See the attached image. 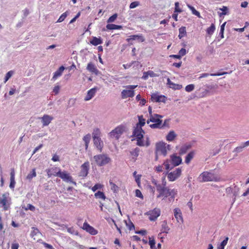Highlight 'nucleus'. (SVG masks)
Wrapping results in <instances>:
<instances>
[{
	"label": "nucleus",
	"mask_w": 249,
	"mask_h": 249,
	"mask_svg": "<svg viewBox=\"0 0 249 249\" xmlns=\"http://www.w3.org/2000/svg\"><path fill=\"white\" fill-rule=\"evenodd\" d=\"M109 184L111 185V189L114 192H117L118 191V187L111 180L109 181Z\"/></svg>",
	"instance_id": "de8ad7c7"
},
{
	"label": "nucleus",
	"mask_w": 249,
	"mask_h": 249,
	"mask_svg": "<svg viewBox=\"0 0 249 249\" xmlns=\"http://www.w3.org/2000/svg\"><path fill=\"white\" fill-rule=\"evenodd\" d=\"M167 85L169 87L175 89H179L181 86L179 85L173 83L169 78L167 79Z\"/></svg>",
	"instance_id": "72a5a7b5"
},
{
	"label": "nucleus",
	"mask_w": 249,
	"mask_h": 249,
	"mask_svg": "<svg viewBox=\"0 0 249 249\" xmlns=\"http://www.w3.org/2000/svg\"><path fill=\"white\" fill-rule=\"evenodd\" d=\"M36 169L34 168L32 171L27 176L26 178L29 180L32 179L34 177H36Z\"/></svg>",
	"instance_id": "37998d69"
},
{
	"label": "nucleus",
	"mask_w": 249,
	"mask_h": 249,
	"mask_svg": "<svg viewBox=\"0 0 249 249\" xmlns=\"http://www.w3.org/2000/svg\"><path fill=\"white\" fill-rule=\"evenodd\" d=\"M140 152V149L138 147L135 148L133 150L130 152L132 158L134 159H136L137 157L139 156Z\"/></svg>",
	"instance_id": "58836bf2"
},
{
	"label": "nucleus",
	"mask_w": 249,
	"mask_h": 249,
	"mask_svg": "<svg viewBox=\"0 0 249 249\" xmlns=\"http://www.w3.org/2000/svg\"><path fill=\"white\" fill-rule=\"evenodd\" d=\"M151 182L153 184L156 186L157 191L159 186H162L161 184L158 183V181L154 178H152Z\"/></svg>",
	"instance_id": "052dcab7"
},
{
	"label": "nucleus",
	"mask_w": 249,
	"mask_h": 249,
	"mask_svg": "<svg viewBox=\"0 0 249 249\" xmlns=\"http://www.w3.org/2000/svg\"><path fill=\"white\" fill-rule=\"evenodd\" d=\"M89 163L88 161L85 162L81 166V170L80 172V176L85 178L89 174Z\"/></svg>",
	"instance_id": "ddd939ff"
},
{
	"label": "nucleus",
	"mask_w": 249,
	"mask_h": 249,
	"mask_svg": "<svg viewBox=\"0 0 249 249\" xmlns=\"http://www.w3.org/2000/svg\"><path fill=\"white\" fill-rule=\"evenodd\" d=\"M125 126L123 124H121L117 126L114 129L112 130L108 135L111 138H115L118 140L121 135L125 131Z\"/></svg>",
	"instance_id": "39448f33"
},
{
	"label": "nucleus",
	"mask_w": 249,
	"mask_h": 249,
	"mask_svg": "<svg viewBox=\"0 0 249 249\" xmlns=\"http://www.w3.org/2000/svg\"><path fill=\"white\" fill-rule=\"evenodd\" d=\"M149 216L151 221H155L160 214V210L159 208H155L153 210L149 211L146 213Z\"/></svg>",
	"instance_id": "f8f14e48"
},
{
	"label": "nucleus",
	"mask_w": 249,
	"mask_h": 249,
	"mask_svg": "<svg viewBox=\"0 0 249 249\" xmlns=\"http://www.w3.org/2000/svg\"><path fill=\"white\" fill-rule=\"evenodd\" d=\"M103 187V185L100 184H96L94 186L91 188V190L93 192H95L97 189H100Z\"/></svg>",
	"instance_id": "6e6d98bb"
},
{
	"label": "nucleus",
	"mask_w": 249,
	"mask_h": 249,
	"mask_svg": "<svg viewBox=\"0 0 249 249\" xmlns=\"http://www.w3.org/2000/svg\"><path fill=\"white\" fill-rule=\"evenodd\" d=\"M67 231L69 233H70L71 234H75V235H77L78 234L77 231H75L74 229L73 228H68L67 229Z\"/></svg>",
	"instance_id": "e2e57ef3"
},
{
	"label": "nucleus",
	"mask_w": 249,
	"mask_h": 249,
	"mask_svg": "<svg viewBox=\"0 0 249 249\" xmlns=\"http://www.w3.org/2000/svg\"><path fill=\"white\" fill-rule=\"evenodd\" d=\"M161 231L163 233H168L170 231V228L168 227L166 221H163L161 225Z\"/></svg>",
	"instance_id": "7c9ffc66"
},
{
	"label": "nucleus",
	"mask_w": 249,
	"mask_h": 249,
	"mask_svg": "<svg viewBox=\"0 0 249 249\" xmlns=\"http://www.w3.org/2000/svg\"><path fill=\"white\" fill-rule=\"evenodd\" d=\"M214 52V50L213 47L209 46L208 48V50L206 52V54L208 55L213 54Z\"/></svg>",
	"instance_id": "5fc2aeb1"
},
{
	"label": "nucleus",
	"mask_w": 249,
	"mask_h": 249,
	"mask_svg": "<svg viewBox=\"0 0 249 249\" xmlns=\"http://www.w3.org/2000/svg\"><path fill=\"white\" fill-rule=\"evenodd\" d=\"M244 146L243 145H241L240 146H238L236 147L234 150L233 151V152L240 153L243 151V149L244 148Z\"/></svg>",
	"instance_id": "680f3d73"
},
{
	"label": "nucleus",
	"mask_w": 249,
	"mask_h": 249,
	"mask_svg": "<svg viewBox=\"0 0 249 249\" xmlns=\"http://www.w3.org/2000/svg\"><path fill=\"white\" fill-rule=\"evenodd\" d=\"M103 43L102 39L100 37L99 38L95 36H93L91 40H90V43L94 46H97L99 44H101Z\"/></svg>",
	"instance_id": "bb28decb"
},
{
	"label": "nucleus",
	"mask_w": 249,
	"mask_h": 249,
	"mask_svg": "<svg viewBox=\"0 0 249 249\" xmlns=\"http://www.w3.org/2000/svg\"><path fill=\"white\" fill-rule=\"evenodd\" d=\"M82 229L92 235H95L98 233V231L87 222L84 223Z\"/></svg>",
	"instance_id": "f3484780"
},
{
	"label": "nucleus",
	"mask_w": 249,
	"mask_h": 249,
	"mask_svg": "<svg viewBox=\"0 0 249 249\" xmlns=\"http://www.w3.org/2000/svg\"><path fill=\"white\" fill-rule=\"evenodd\" d=\"M93 142L94 145L96 146L97 148L101 151L103 146V142L101 141L100 138L93 139Z\"/></svg>",
	"instance_id": "a878e982"
},
{
	"label": "nucleus",
	"mask_w": 249,
	"mask_h": 249,
	"mask_svg": "<svg viewBox=\"0 0 249 249\" xmlns=\"http://www.w3.org/2000/svg\"><path fill=\"white\" fill-rule=\"evenodd\" d=\"M13 74V71H8L6 73L4 78V83H6L10 79V78L12 76Z\"/></svg>",
	"instance_id": "864d4df0"
},
{
	"label": "nucleus",
	"mask_w": 249,
	"mask_h": 249,
	"mask_svg": "<svg viewBox=\"0 0 249 249\" xmlns=\"http://www.w3.org/2000/svg\"><path fill=\"white\" fill-rule=\"evenodd\" d=\"M135 40H138L139 42H143L144 41L145 38L142 35H132L129 36L128 38L126 39V41L132 45L133 43L131 42Z\"/></svg>",
	"instance_id": "a211bd4d"
},
{
	"label": "nucleus",
	"mask_w": 249,
	"mask_h": 249,
	"mask_svg": "<svg viewBox=\"0 0 249 249\" xmlns=\"http://www.w3.org/2000/svg\"><path fill=\"white\" fill-rule=\"evenodd\" d=\"M188 7L192 10V13L194 15H195L199 18L200 17V13L197 11H196L194 7L191 6H188Z\"/></svg>",
	"instance_id": "603ef678"
},
{
	"label": "nucleus",
	"mask_w": 249,
	"mask_h": 249,
	"mask_svg": "<svg viewBox=\"0 0 249 249\" xmlns=\"http://www.w3.org/2000/svg\"><path fill=\"white\" fill-rule=\"evenodd\" d=\"M67 12H66L64 13H63L59 18L58 19L57 21V22H61L63 21L64 20V19L66 18L67 17Z\"/></svg>",
	"instance_id": "09e8293b"
},
{
	"label": "nucleus",
	"mask_w": 249,
	"mask_h": 249,
	"mask_svg": "<svg viewBox=\"0 0 249 249\" xmlns=\"http://www.w3.org/2000/svg\"><path fill=\"white\" fill-rule=\"evenodd\" d=\"M143 138L136 139H137V144L140 146H144V143L142 141Z\"/></svg>",
	"instance_id": "338daca9"
},
{
	"label": "nucleus",
	"mask_w": 249,
	"mask_h": 249,
	"mask_svg": "<svg viewBox=\"0 0 249 249\" xmlns=\"http://www.w3.org/2000/svg\"><path fill=\"white\" fill-rule=\"evenodd\" d=\"M195 155V153L194 151H191L189 152L185 157V162L186 164H189L191 160L194 158Z\"/></svg>",
	"instance_id": "c756f323"
},
{
	"label": "nucleus",
	"mask_w": 249,
	"mask_h": 249,
	"mask_svg": "<svg viewBox=\"0 0 249 249\" xmlns=\"http://www.w3.org/2000/svg\"><path fill=\"white\" fill-rule=\"evenodd\" d=\"M135 195L137 197H138L139 198H141L142 199L143 198V196L142 195L141 192L140 190L137 189L135 191Z\"/></svg>",
	"instance_id": "69168bd1"
},
{
	"label": "nucleus",
	"mask_w": 249,
	"mask_h": 249,
	"mask_svg": "<svg viewBox=\"0 0 249 249\" xmlns=\"http://www.w3.org/2000/svg\"><path fill=\"white\" fill-rule=\"evenodd\" d=\"M166 97L164 95H159L156 93H153L151 95V100L156 102H163L166 101Z\"/></svg>",
	"instance_id": "412c9836"
},
{
	"label": "nucleus",
	"mask_w": 249,
	"mask_h": 249,
	"mask_svg": "<svg viewBox=\"0 0 249 249\" xmlns=\"http://www.w3.org/2000/svg\"><path fill=\"white\" fill-rule=\"evenodd\" d=\"M94 196L95 198L101 199L103 200H105L106 198V196L104 193L101 191H98L97 193H95Z\"/></svg>",
	"instance_id": "e433bc0d"
},
{
	"label": "nucleus",
	"mask_w": 249,
	"mask_h": 249,
	"mask_svg": "<svg viewBox=\"0 0 249 249\" xmlns=\"http://www.w3.org/2000/svg\"><path fill=\"white\" fill-rule=\"evenodd\" d=\"M191 145L190 144H185L181 146L179 151V154L180 155H183L185 154L189 149L191 148Z\"/></svg>",
	"instance_id": "473e14b6"
},
{
	"label": "nucleus",
	"mask_w": 249,
	"mask_h": 249,
	"mask_svg": "<svg viewBox=\"0 0 249 249\" xmlns=\"http://www.w3.org/2000/svg\"><path fill=\"white\" fill-rule=\"evenodd\" d=\"M187 32L186 27L182 26L179 29V35L178 37L179 39H181L182 37L186 36Z\"/></svg>",
	"instance_id": "2f4dec72"
},
{
	"label": "nucleus",
	"mask_w": 249,
	"mask_h": 249,
	"mask_svg": "<svg viewBox=\"0 0 249 249\" xmlns=\"http://www.w3.org/2000/svg\"><path fill=\"white\" fill-rule=\"evenodd\" d=\"M163 117L162 115L158 114H153V115L149 117L147 120V123L148 124L150 122L154 123V124H150V127L152 128H161L162 120L161 119Z\"/></svg>",
	"instance_id": "7ed1b4c3"
},
{
	"label": "nucleus",
	"mask_w": 249,
	"mask_h": 249,
	"mask_svg": "<svg viewBox=\"0 0 249 249\" xmlns=\"http://www.w3.org/2000/svg\"><path fill=\"white\" fill-rule=\"evenodd\" d=\"M182 161V159L179 156L176 154L170 156V160H166L164 161L163 165L165 166L166 170H170L174 167L179 165Z\"/></svg>",
	"instance_id": "f257e3e1"
},
{
	"label": "nucleus",
	"mask_w": 249,
	"mask_h": 249,
	"mask_svg": "<svg viewBox=\"0 0 249 249\" xmlns=\"http://www.w3.org/2000/svg\"><path fill=\"white\" fill-rule=\"evenodd\" d=\"M138 85H128L125 86L127 89H124L121 92L122 99H126L128 97H133L135 95L134 89L136 88Z\"/></svg>",
	"instance_id": "423d86ee"
},
{
	"label": "nucleus",
	"mask_w": 249,
	"mask_h": 249,
	"mask_svg": "<svg viewBox=\"0 0 249 249\" xmlns=\"http://www.w3.org/2000/svg\"><path fill=\"white\" fill-rule=\"evenodd\" d=\"M117 16H118V15L117 14H114V15H113L112 16H111V17H110L107 20V22L108 23H111V22H114L117 18Z\"/></svg>",
	"instance_id": "3c124183"
},
{
	"label": "nucleus",
	"mask_w": 249,
	"mask_h": 249,
	"mask_svg": "<svg viewBox=\"0 0 249 249\" xmlns=\"http://www.w3.org/2000/svg\"><path fill=\"white\" fill-rule=\"evenodd\" d=\"M239 191V188L235 184H234V187H229L226 189V193L228 195L232 194V203H233L235 200L236 196H238V192Z\"/></svg>",
	"instance_id": "9b49d317"
},
{
	"label": "nucleus",
	"mask_w": 249,
	"mask_h": 249,
	"mask_svg": "<svg viewBox=\"0 0 249 249\" xmlns=\"http://www.w3.org/2000/svg\"><path fill=\"white\" fill-rule=\"evenodd\" d=\"M220 10L222 11V13H219V17H221L223 15H225L228 13V8L227 6H223L222 8L220 9Z\"/></svg>",
	"instance_id": "c03bdc74"
},
{
	"label": "nucleus",
	"mask_w": 249,
	"mask_h": 249,
	"mask_svg": "<svg viewBox=\"0 0 249 249\" xmlns=\"http://www.w3.org/2000/svg\"><path fill=\"white\" fill-rule=\"evenodd\" d=\"M25 210L26 211L30 210L32 211H34L35 210V207L32 204H28L27 205V207L26 208H25Z\"/></svg>",
	"instance_id": "0e129e2a"
},
{
	"label": "nucleus",
	"mask_w": 249,
	"mask_h": 249,
	"mask_svg": "<svg viewBox=\"0 0 249 249\" xmlns=\"http://www.w3.org/2000/svg\"><path fill=\"white\" fill-rule=\"evenodd\" d=\"M10 206V200L5 194H2L0 196V208L2 207L4 211L8 210Z\"/></svg>",
	"instance_id": "1a4fd4ad"
},
{
	"label": "nucleus",
	"mask_w": 249,
	"mask_h": 249,
	"mask_svg": "<svg viewBox=\"0 0 249 249\" xmlns=\"http://www.w3.org/2000/svg\"><path fill=\"white\" fill-rule=\"evenodd\" d=\"M126 226L128 227L129 230H132L134 229L135 226L133 223L131 222L130 219H128V222H127L126 220L124 221Z\"/></svg>",
	"instance_id": "a18cd8bd"
},
{
	"label": "nucleus",
	"mask_w": 249,
	"mask_h": 249,
	"mask_svg": "<svg viewBox=\"0 0 249 249\" xmlns=\"http://www.w3.org/2000/svg\"><path fill=\"white\" fill-rule=\"evenodd\" d=\"M203 181H217V179L215 176L208 172H203Z\"/></svg>",
	"instance_id": "6ab92c4d"
},
{
	"label": "nucleus",
	"mask_w": 249,
	"mask_h": 249,
	"mask_svg": "<svg viewBox=\"0 0 249 249\" xmlns=\"http://www.w3.org/2000/svg\"><path fill=\"white\" fill-rule=\"evenodd\" d=\"M181 169L180 168H176L173 172L167 173V178L170 181H174L178 179L181 174Z\"/></svg>",
	"instance_id": "9d476101"
},
{
	"label": "nucleus",
	"mask_w": 249,
	"mask_h": 249,
	"mask_svg": "<svg viewBox=\"0 0 249 249\" xmlns=\"http://www.w3.org/2000/svg\"><path fill=\"white\" fill-rule=\"evenodd\" d=\"M174 214L177 221L178 223H182L183 219L181 211L178 208H176L174 209Z\"/></svg>",
	"instance_id": "aec40b11"
},
{
	"label": "nucleus",
	"mask_w": 249,
	"mask_h": 249,
	"mask_svg": "<svg viewBox=\"0 0 249 249\" xmlns=\"http://www.w3.org/2000/svg\"><path fill=\"white\" fill-rule=\"evenodd\" d=\"M186 54V49L184 48L181 49L179 51V54L180 55V57L185 55Z\"/></svg>",
	"instance_id": "774afa93"
},
{
	"label": "nucleus",
	"mask_w": 249,
	"mask_h": 249,
	"mask_svg": "<svg viewBox=\"0 0 249 249\" xmlns=\"http://www.w3.org/2000/svg\"><path fill=\"white\" fill-rule=\"evenodd\" d=\"M170 145L167 144L163 142H160L156 144V153L157 155L158 154H160L165 156L167 154V150H170Z\"/></svg>",
	"instance_id": "0eeeda50"
},
{
	"label": "nucleus",
	"mask_w": 249,
	"mask_h": 249,
	"mask_svg": "<svg viewBox=\"0 0 249 249\" xmlns=\"http://www.w3.org/2000/svg\"><path fill=\"white\" fill-rule=\"evenodd\" d=\"M40 234H41V233L37 228L36 227L32 228V231L31 232L30 235L34 240H36L37 242H39L40 239H37L36 236Z\"/></svg>",
	"instance_id": "4be33fe9"
},
{
	"label": "nucleus",
	"mask_w": 249,
	"mask_h": 249,
	"mask_svg": "<svg viewBox=\"0 0 249 249\" xmlns=\"http://www.w3.org/2000/svg\"><path fill=\"white\" fill-rule=\"evenodd\" d=\"M60 171V169L56 167H53L46 170L48 178H50L52 176L58 177Z\"/></svg>",
	"instance_id": "2eb2a0df"
},
{
	"label": "nucleus",
	"mask_w": 249,
	"mask_h": 249,
	"mask_svg": "<svg viewBox=\"0 0 249 249\" xmlns=\"http://www.w3.org/2000/svg\"><path fill=\"white\" fill-rule=\"evenodd\" d=\"M96 164L98 166H103L109 163L111 160L107 154H99L93 157Z\"/></svg>",
	"instance_id": "20e7f679"
},
{
	"label": "nucleus",
	"mask_w": 249,
	"mask_h": 249,
	"mask_svg": "<svg viewBox=\"0 0 249 249\" xmlns=\"http://www.w3.org/2000/svg\"><path fill=\"white\" fill-rule=\"evenodd\" d=\"M90 139H91V136L89 134H87L83 138V140L85 143L86 150H87L88 148L89 143L90 142Z\"/></svg>",
	"instance_id": "c9c22d12"
},
{
	"label": "nucleus",
	"mask_w": 249,
	"mask_h": 249,
	"mask_svg": "<svg viewBox=\"0 0 249 249\" xmlns=\"http://www.w3.org/2000/svg\"><path fill=\"white\" fill-rule=\"evenodd\" d=\"M218 89V85L216 83H212L210 85H206L203 91V96L209 95L215 93Z\"/></svg>",
	"instance_id": "6e6552de"
},
{
	"label": "nucleus",
	"mask_w": 249,
	"mask_h": 249,
	"mask_svg": "<svg viewBox=\"0 0 249 249\" xmlns=\"http://www.w3.org/2000/svg\"><path fill=\"white\" fill-rule=\"evenodd\" d=\"M221 148L220 147H216L214 148L210 151L209 152V157L211 156H214L219 153L220 151Z\"/></svg>",
	"instance_id": "a19ab883"
},
{
	"label": "nucleus",
	"mask_w": 249,
	"mask_h": 249,
	"mask_svg": "<svg viewBox=\"0 0 249 249\" xmlns=\"http://www.w3.org/2000/svg\"><path fill=\"white\" fill-rule=\"evenodd\" d=\"M58 177L65 181L71 182L74 184H76L75 182L73 181L72 178L66 171L61 172L60 170Z\"/></svg>",
	"instance_id": "4468645a"
},
{
	"label": "nucleus",
	"mask_w": 249,
	"mask_h": 249,
	"mask_svg": "<svg viewBox=\"0 0 249 249\" xmlns=\"http://www.w3.org/2000/svg\"><path fill=\"white\" fill-rule=\"evenodd\" d=\"M106 27L108 30H120L122 29L121 25H115L114 24H108Z\"/></svg>",
	"instance_id": "f704fd0d"
},
{
	"label": "nucleus",
	"mask_w": 249,
	"mask_h": 249,
	"mask_svg": "<svg viewBox=\"0 0 249 249\" xmlns=\"http://www.w3.org/2000/svg\"><path fill=\"white\" fill-rule=\"evenodd\" d=\"M100 134L101 132L99 129L96 128L94 129L92 133L93 139L100 138Z\"/></svg>",
	"instance_id": "49530a36"
},
{
	"label": "nucleus",
	"mask_w": 249,
	"mask_h": 249,
	"mask_svg": "<svg viewBox=\"0 0 249 249\" xmlns=\"http://www.w3.org/2000/svg\"><path fill=\"white\" fill-rule=\"evenodd\" d=\"M215 29V28L214 24L213 23H212L210 27L206 29V33L208 35L211 36L213 33Z\"/></svg>",
	"instance_id": "ea45409f"
},
{
	"label": "nucleus",
	"mask_w": 249,
	"mask_h": 249,
	"mask_svg": "<svg viewBox=\"0 0 249 249\" xmlns=\"http://www.w3.org/2000/svg\"><path fill=\"white\" fill-rule=\"evenodd\" d=\"M177 137V135L174 131H170L166 137V139L167 141L172 142Z\"/></svg>",
	"instance_id": "c85d7f7f"
},
{
	"label": "nucleus",
	"mask_w": 249,
	"mask_h": 249,
	"mask_svg": "<svg viewBox=\"0 0 249 249\" xmlns=\"http://www.w3.org/2000/svg\"><path fill=\"white\" fill-rule=\"evenodd\" d=\"M155 241L154 239H151V238H149V244L150 246V248L152 249L155 248Z\"/></svg>",
	"instance_id": "13d9d810"
},
{
	"label": "nucleus",
	"mask_w": 249,
	"mask_h": 249,
	"mask_svg": "<svg viewBox=\"0 0 249 249\" xmlns=\"http://www.w3.org/2000/svg\"><path fill=\"white\" fill-rule=\"evenodd\" d=\"M144 131L141 126H136L134 129L133 132V136L136 138V139H140L143 138V134Z\"/></svg>",
	"instance_id": "dca6fc26"
},
{
	"label": "nucleus",
	"mask_w": 249,
	"mask_h": 249,
	"mask_svg": "<svg viewBox=\"0 0 249 249\" xmlns=\"http://www.w3.org/2000/svg\"><path fill=\"white\" fill-rule=\"evenodd\" d=\"M194 89V85L193 84H190L186 86L185 90L187 92H191Z\"/></svg>",
	"instance_id": "bf43d9fd"
},
{
	"label": "nucleus",
	"mask_w": 249,
	"mask_h": 249,
	"mask_svg": "<svg viewBox=\"0 0 249 249\" xmlns=\"http://www.w3.org/2000/svg\"><path fill=\"white\" fill-rule=\"evenodd\" d=\"M182 12L181 9L179 7V3L178 2H176L175 3V11L174 13H181Z\"/></svg>",
	"instance_id": "8fccbe9b"
},
{
	"label": "nucleus",
	"mask_w": 249,
	"mask_h": 249,
	"mask_svg": "<svg viewBox=\"0 0 249 249\" xmlns=\"http://www.w3.org/2000/svg\"><path fill=\"white\" fill-rule=\"evenodd\" d=\"M228 240L229 238L226 237L219 245H217V249H224L225 246L227 245Z\"/></svg>",
	"instance_id": "79ce46f5"
},
{
	"label": "nucleus",
	"mask_w": 249,
	"mask_h": 249,
	"mask_svg": "<svg viewBox=\"0 0 249 249\" xmlns=\"http://www.w3.org/2000/svg\"><path fill=\"white\" fill-rule=\"evenodd\" d=\"M139 122L136 124V126H139L142 128L145 124V120L143 118L142 115L138 116Z\"/></svg>",
	"instance_id": "4c0bfd02"
},
{
	"label": "nucleus",
	"mask_w": 249,
	"mask_h": 249,
	"mask_svg": "<svg viewBox=\"0 0 249 249\" xmlns=\"http://www.w3.org/2000/svg\"><path fill=\"white\" fill-rule=\"evenodd\" d=\"M87 69L92 73H97L98 72V70L97 69L94 64L92 62H89L88 63Z\"/></svg>",
	"instance_id": "cd10ccee"
},
{
	"label": "nucleus",
	"mask_w": 249,
	"mask_h": 249,
	"mask_svg": "<svg viewBox=\"0 0 249 249\" xmlns=\"http://www.w3.org/2000/svg\"><path fill=\"white\" fill-rule=\"evenodd\" d=\"M158 192L159 193V195L157 196L158 198L161 196L165 197L171 196L172 199H174L178 192L176 189H170L168 187L162 186H159Z\"/></svg>",
	"instance_id": "f03ea898"
},
{
	"label": "nucleus",
	"mask_w": 249,
	"mask_h": 249,
	"mask_svg": "<svg viewBox=\"0 0 249 249\" xmlns=\"http://www.w3.org/2000/svg\"><path fill=\"white\" fill-rule=\"evenodd\" d=\"M42 123L43 126H47L49 124L51 121L53 120V117L48 115H44L41 118Z\"/></svg>",
	"instance_id": "5701e85b"
},
{
	"label": "nucleus",
	"mask_w": 249,
	"mask_h": 249,
	"mask_svg": "<svg viewBox=\"0 0 249 249\" xmlns=\"http://www.w3.org/2000/svg\"><path fill=\"white\" fill-rule=\"evenodd\" d=\"M65 69V68L63 66L60 67L59 69L53 73L52 79L55 80L59 77L61 76Z\"/></svg>",
	"instance_id": "b1692460"
},
{
	"label": "nucleus",
	"mask_w": 249,
	"mask_h": 249,
	"mask_svg": "<svg viewBox=\"0 0 249 249\" xmlns=\"http://www.w3.org/2000/svg\"><path fill=\"white\" fill-rule=\"evenodd\" d=\"M140 5V2L138 1L132 2L130 3L129 5V8L130 9H133L137 7Z\"/></svg>",
	"instance_id": "4d7b16f0"
},
{
	"label": "nucleus",
	"mask_w": 249,
	"mask_h": 249,
	"mask_svg": "<svg viewBox=\"0 0 249 249\" xmlns=\"http://www.w3.org/2000/svg\"><path fill=\"white\" fill-rule=\"evenodd\" d=\"M96 92V89L94 88L89 89L87 93L84 100L85 101H89L90 100L95 94Z\"/></svg>",
	"instance_id": "393cba45"
}]
</instances>
